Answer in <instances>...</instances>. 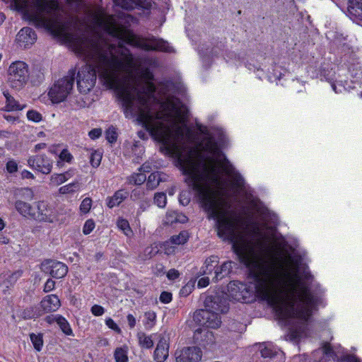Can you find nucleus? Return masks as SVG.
I'll return each instance as SVG.
<instances>
[{"instance_id": "1", "label": "nucleus", "mask_w": 362, "mask_h": 362, "mask_svg": "<svg viewBox=\"0 0 362 362\" xmlns=\"http://www.w3.org/2000/svg\"><path fill=\"white\" fill-rule=\"evenodd\" d=\"M182 173L208 217L215 221L218 236L232 244L248 269L251 288L231 281L229 297L245 303L257 297L276 317L285 316V308L301 299L305 286L276 232L277 215L253 197L243 177L221 150H207Z\"/></svg>"}, {"instance_id": "2", "label": "nucleus", "mask_w": 362, "mask_h": 362, "mask_svg": "<svg viewBox=\"0 0 362 362\" xmlns=\"http://www.w3.org/2000/svg\"><path fill=\"white\" fill-rule=\"evenodd\" d=\"M99 23L108 35L122 42L113 44L98 33L73 42L74 52L90 63L78 71L76 82L81 93H87L94 87L98 74L102 83L117 93L125 117L136 119L160 144V151L174 158L182 172L206 153L207 143L214 147L223 144L224 138L219 132L204 129L198 134L192 131L187 125V107L167 93L165 88L161 86L157 91L153 74L141 64L156 66V59H135L122 45L125 42L147 51L173 52L167 41L136 35L112 15L101 16Z\"/></svg>"}, {"instance_id": "3", "label": "nucleus", "mask_w": 362, "mask_h": 362, "mask_svg": "<svg viewBox=\"0 0 362 362\" xmlns=\"http://www.w3.org/2000/svg\"><path fill=\"white\" fill-rule=\"evenodd\" d=\"M286 257H290L293 260L296 266L298 276L304 282L305 288L302 299L293 300V303L289 305V309L285 308V316H278L279 320L285 324L298 323L296 327H291L289 330L288 337L290 340L297 341L307 336L306 326L305 322L312 315L314 310L318 305L323 304L324 289L314 280L309 270L305 269L303 272L300 270V259L294 253L287 251Z\"/></svg>"}, {"instance_id": "4", "label": "nucleus", "mask_w": 362, "mask_h": 362, "mask_svg": "<svg viewBox=\"0 0 362 362\" xmlns=\"http://www.w3.org/2000/svg\"><path fill=\"white\" fill-rule=\"evenodd\" d=\"M66 3L80 9L84 0H66ZM18 11L36 27L45 28L52 35L69 38L65 24L61 19L58 0H13Z\"/></svg>"}, {"instance_id": "5", "label": "nucleus", "mask_w": 362, "mask_h": 362, "mask_svg": "<svg viewBox=\"0 0 362 362\" xmlns=\"http://www.w3.org/2000/svg\"><path fill=\"white\" fill-rule=\"evenodd\" d=\"M204 305L206 309L197 310L194 313L193 320L202 327L212 329L219 327L221 324L219 313L228 310L225 301H222L217 296H211L206 298Z\"/></svg>"}, {"instance_id": "6", "label": "nucleus", "mask_w": 362, "mask_h": 362, "mask_svg": "<svg viewBox=\"0 0 362 362\" xmlns=\"http://www.w3.org/2000/svg\"><path fill=\"white\" fill-rule=\"evenodd\" d=\"M30 78L28 65L23 61L12 62L7 69V83L10 88L20 90L25 86Z\"/></svg>"}, {"instance_id": "7", "label": "nucleus", "mask_w": 362, "mask_h": 362, "mask_svg": "<svg viewBox=\"0 0 362 362\" xmlns=\"http://www.w3.org/2000/svg\"><path fill=\"white\" fill-rule=\"evenodd\" d=\"M74 75V71H69L67 76L57 81L50 88L48 95L52 103H60L66 99L73 88Z\"/></svg>"}, {"instance_id": "8", "label": "nucleus", "mask_w": 362, "mask_h": 362, "mask_svg": "<svg viewBox=\"0 0 362 362\" xmlns=\"http://www.w3.org/2000/svg\"><path fill=\"white\" fill-rule=\"evenodd\" d=\"M52 160L45 155L30 156L28 159V165L32 169L42 174L48 175L52 169Z\"/></svg>"}, {"instance_id": "9", "label": "nucleus", "mask_w": 362, "mask_h": 362, "mask_svg": "<svg viewBox=\"0 0 362 362\" xmlns=\"http://www.w3.org/2000/svg\"><path fill=\"white\" fill-rule=\"evenodd\" d=\"M41 269L42 272L49 274L56 279L63 278L68 272V267L65 264L53 260L44 262Z\"/></svg>"}, {"instance_id": "10", "label": "nucleus", "mask_w": 362, "mask_h": 362, "mask_svg": "<svg viewBox=\"0 0 362 362\" xmlns=\"http://www.w3.org/2000/svg\"><path fill=\"white\" fill-rule=\"evenodd\" d=\"M177 362H199L202 356V352L198 347H187L176 354Z\"/></svg>"}, {"instance_id": "11", "label": "nucleus", "mask_w": 362, "mask_h": 362, "mask_svg": "<svg viewBox=\"0 0 362 362\" xmlns=\"http://www.w3.org/2000/svg\"><path fill=\"white\" fill-rule=\"evenodd\" d=\"M338 351H333L330 349V345L327 343L313 353V362H335V358L338 357Z\"/></svg>"}, {"instance_id": "12", "label": "nucleus", "mask_w": 362, "mask_h": 362, "mask_svg": "<svg viewBox=\"0 0 362 362\" xmlns=\"http://www.w3.org/2000/svg\"><path fill=\"white\" fill-rule=\"evenodd\" d=\"M37 40L35 31L28 27L23 28L16 35V42L19 47L28 48L33 45Z\"/></svg>"}, {"instance_id": "13", "label": "nucleus", "mask_w": 362, "mask_h": 362, "mask_svg": "<svg viewBox=\"0 0 362 362\" xmlns=\"http://www.w3.org/2000/svg\"><path fill=\"white\" fill-rule=\"evenodd\" d=\"M36 209H35V216L33 218L39 221L53 222L54 219V214L53 209L49 204L43 201L36 203Z\"/></svg>"}, {"instance_id": "14", "label": "nucleus", "mask_w": 362, "mask_h": 362, "mask_svg": "<svg viewBox=\"0 0 362 362\" xmlns=\"http://www.w3.org/2000/svg\"><path fill=\"white\" fill-rule=\"evenodd\" d=\"M61 306V301L59 297L54 294L47 295L40 303L39 308L42 311V315L45 313H52L57 311Z\"/></svg>"}, {"instance_id": "15", "label": "nucleus", "mask_w": 362, "mask_h": 362, "mask_svg": "<svg viewBox=\"0 0 362 362\" xmlns=\"http://www.w3.org/2000/svg\"><path fill=\"white\" fill-rule=\"evenodd\" d=\"M347 12L354 21L362 22V0H349Z\"/></svg>"}, {"instance_id": "16", "label": "nucleus", "mask_w": 362, "mask_h": 362, "mask_svg": "<svg viewBox=\"0 0 362 362\" xmlns=\"http://www.w3.org/2000/svg\"><path fill=\"white\" fill-rule=\"evenodd\" d=\"M194 339L204 346L212 345L215 342V338L212 332L209 331L206 328H198L195 329Z\"/></svg>"}, {"instance_id": "17", "label": "nucleus", "mask_w": 362, "mask_h": 362, "mask_svg": "<svg viewBox=\"0 0 362 362\" xmlns=\"http://www.w3.org/2000/svg\"><path fill=\"white\" fill-rule=\"evenodd\" d=\"M74 175L75 170L72 168L62 173H54L50 177L49 185L57 187L71 179Z\"/></svg>"}, {"instance_id": "18", "label": "nucleus", "mask_w": 362, "mask_h": 362, "mask_svg": "<svg viewBox=\"0 0 362 362\" xmlns=\"http://www.w3.org/2000/svg\"><path fill=\"white\" fill-rule=\"evenodd\" d=\"M168 356V344L167 340L162 338L158 341L154 351V358L157 362H163Z\"/></svg>"}, {"instance_id": "19", "label": "nucleus", "mask_w": 362, "mask_h": 362, "mask_svg": "<svg viewBox=\"0 0 362 362\" xmlns=\"http://www.w3.org/2000/svg\"><path fill=\"white\" fill-rule=\"evenodd\" d=\"M257 351L263 358H272L277 354L279 349L271 342L255 344Z\"/></svg>"}, {"instance_id": "20", "label": "nucleus", "mask_w": 362, "mask_h": 362, "mask_svg": "<svg viewBox=\"0 0 362 362\" xmlns=\"http://www.w3.org/2000/svg\"><path fill=\"white\" fill-rule=\"evenodd\" d=\"M14 205L16 211L23 216L33 218L35 216V209L29 203L17 200Z\"/></svg>"}, {"instance_id": "21", "label": "nucleus", "mask_w": 362, "mask_h": 362, "mask_svg": "<svg viewBox=\"0 0 362 362\" xmlns=\"http://www.w3.org/2000/svg\"><path fill=\"white\" fill-rule=\"evenodd\" d=\"M128 192L124 189H119L112 197L107 198V205L112 209L119 205L127 197Z\"/></svg>"}, {"instance_id": "22", "label": "nucleus", "mask_w": 362, "mask_h": 362, "mask_svg": "<svg viewBox=\"0 0 362 362\" xmlns=\"http://www.w3.org/2000/svg\"><path fill=\"white\" fill-rule=\"evenodd\" d=\"M187 221V217L183 214L179 213L177 211H168L166 213L165 217L163 220L165 224H173L174 223H185Z\"/></svg>"}, {"instance_id": "23", "label": "nucleus", "mask_w": 362, "mask_h": 362, "mask_svg": "<svg viewBox=\"0 0 362 362\" xmlns=\"http://www.w3.org/2000/svg\"><path fill=\"white\" fill-rule=\"evenodd\" d=\"M218 263V257L217 256H211L206 259L203 266L201 268L202 274H211L215 269Z\"/></svg>"}, {"instance_id": "24", "label": "nucleus", "mask_w": 362, "mask_h": 362, "mask_svg": "<svg viewBox=\"0 0 362 362\" xmlns=\"http://www.w3.org/2000/svg\"><path fill=\"white\" fill-rule=\"evenodd\" d=\"M233 264L234 263L232 261H226L220 267L217 266L215 269L216 281H218L219 279L228 276L232 271Z\"/></svg>"}, {"instance_id": "25", "label": "nucleus", "mask_w": 362, "mask_h": 362, "mask_svg": "<svg viewBox=\"0 0 362 362\" xmlns=\"http://www.w3.org/2000/svg\"><path fill=\"white\" fill-rule=\"evenodd\" d=\"M4 95L6 98V106L5 110L6 111H16V110H21L25 108V105H21L16 101L13 97H12L8 91L4 92Z\"/></svg>"}, {"instance_id": "26", "label": "nucleus", "mask_w": 362, "mask_h": 362, "mask_svg": "<svg viewBox=\"0 0 362 362\" xmlns=\"http://www.w3.org/2000/svg\"><path fill=\"white\" fill-rule=\"evenodd\" d=\"M42 315V311L37 306H30L24 309L21 317L25 320L35 319Z\"/></svg>"}, {"instance_id": "27", "label": "nucleus", "mask_w": 362, "mask_h": 362, "mask_svg": "<svg viewBox=\"0 0 362 362\" xmlns=\"http://www.w3.org/2000/svg\"><path fill=\"white\" fill-rule=\"evenodd\" d=\"M23 272L21 270H16L13 272H8L4 274L1 279H4V284L6 288L14 284L17 280L22 276Z\"/></svg>"}, {"instance_id": "28", "label": "nucleus", "mask_w": 362, "mask_h": 362, "mask_svg": "<svg viewBox=\"0 0 362 362\" xmlns=\"http://www.w3.org/2000/svg\"><path fill=\"white\" fill-rule=\"evenodd\" d=\"M116 223L117 228L121 231H122L125 236H127V238H131L132 236L133 231L130 227L129 221L127 219L119 217L117 219Z\"/></svg>"}, {"instance_id": "29", "label": "nucleus", "mask_w": 362, "mask_h": 362, "mask_svg": "<svg viewBox=\"0 0 362 362\" xmlns=\"http://www.w3.org/2000/svg\"><path fill=\"white\" fill-rule=\"evenodd\" d=\"M128 351L129 349L126 345L117 348L114 353L116 362H128Z\"/></svg>"}, {"instance_id": "30", "label": "nucleus", "mask_w": 362, "mask_h": 362, "mask_svg": "<svg viewBox=\"0 0 362 362\" xmlns=\"http://www.w3.org/2000/svg\"><path fill=\"white\" fill-rule=\"evenodd\" d=\"M330 349L333 351H336L337 353L338 351H339L338 353V357L335 358V360L337 359L338 362H361L359 361V359L356 356H355L354 355H344V356H342L343 351H342V349H341V346L336 347L335 349H334L333 348H332L330 346Z\"/></svg>"}, {"instance_id": "31", "label": "nucleus", "mask_w": 362, "mask_h": 362, "mask_svg": "<svg viewBox=\"0 0 362 362\" xmlns=\"http://www.w3.org/2000/svg\"><path fill=\"white\" fill-rule=\"evenodd\" d=\"M57 324L65 335L74 336V332L71 325L65 317L62 315H58Z\"/></svg>"}, {"instance_id": "32", "label": "nucleus", "mask_w": 362, "mask_h": 362, "mask_svg": "<svg viewBox=\"0 0 362 362\" xmlns=\"http://www.w3.org/2000/svg\"><path fill=\"white\" fill-rule=\"evenodd\" d=\"M139 344L142 348L151 349L153 346V341L151 336H148L143 332H139L137 334Z\"/></svg>"}, {"instance_id": "33", "label": "nucleus", "mask_w": 362, "mask_h": 362, "mask_svg": "<svg viewBox=\"0 0 362 362\" xmlns=\"http://www.w3.org/2000/svg\"><path fill=\"white\" fill-rule=\"evenodd\" d=\"M189 234L187 231H181L178 235H173L169 240L173 244L177 245H183L188 240Z\"/></svg>"}, {"instance_id": "34", "label": "nucleus", "mask_w": 362, "mask_h": 362, "mask_svg": "<svg viewBox=\"0 0 362 362\" xmlns=\"http://www.w3.org/2000/svg\"><path fill=\"white\" fill-rule=\"evenodd\" d=\"M350 75L352 78V83H361L362 82V67L358 65H354L349 70Z\"/></svg>"}, {"instance_id": "35", "label": "nucleus", "mask_w": 362, "mask_h": 362, "mask_svg": "<svg viewBox=\"0 0 362 362\" xmlns=\"http://www.w3.org/2000/svg\"><path fill=\"white\" fill-rule=\"evenodd\" d=\"M79 185L78 181H74L59 187V192L62 194L74 193L79 189Z\"/></svg>"}, {"instance_id": "36", "label": "nucleus", "mask_w": 362, "mask_h": 362, "mask_svg": "<svg viewBox=\"0 0 362 362\" xmlns=\"http://www.w3.org/2000/svg\"><path fill=\"white\" fill-rule=\"evenodd\" d=\"M132 156L138 162L144 153V148L139 141H135L131 147Z\"/></svg>"}, {"instance_id": "37", "label": "nucleus", "mask_w": 362, "mask_h": 362, "mask_svg": "<svg viewBox=\"0 0 362 362\" xmlns=\"http://www.w3.org/2000/svg\"><path fill=\"white\" fill-rule=\"evenodd\" d=\"M103 158V152L100 150H91L90 163L92 167L98 168Z\"/></svg>"}, {"instance_id": "38", "label": "nucleus", "mask_w": 362, "mask_h": 362, "mask_svg": "<svg viewBox=\"0 0 362 362\" xmlns=\"http://www.w3.org/2000/svg\"><path fill=\"white\" fill-rule=\"evenodd\" d=\"M144 325L146 327V329H151L156 322V313L153 311H148L144 313Z\"/></svg>"}, {"instance_id": "39", "label": "nucleus", "mask_w": 362, "mask_h": 362, "mask_svg": "<svg viewBox=\"0 0 362 362\" xmlns=\"http://www.w3.org/2000/svg\"><path fill=\"white\" fill-rule=\"evenodd\" d=\"M30 341L35 348L37 351H41L43 346V339L42 334H34L32 333L30 334Z\"/></svg>"}, {"instance_id": "40", "label": "nucleus", "mask_w": 362, "mask_h": 362, "mask_svg": "<svg viewBox=\"0 0 362 362\" xmlns=\"http://www.w3.org/2000/svg\"><path fill=\"white\" fill-rule=\"evenodd\" d=\"M160 181V177L158 173H153L148 177L146 186L149 189H153L158 185Z\"/></svg>"}, {"instance_id": "41", "label": "nucleus", "mask_w": 362, "mask_h": 362, "mask_svg": "<svg viewBox=\"0 0 362 362\" xmlns=\"http://www.w3.org/2000/svg\"><path fill=\"white\" fill-rule=\"evenodd\" d=\"M59 158V160L57 161V165L62 166L61 162H66L69 163H71L73 160V156L66 148H64L60 152Z\"/></svg>"}, {"instance_id": "42", "label": "nucleus", "mask_w": 362, "mask_h": 362, "mask_svg": "<svg viewBox=\"0 0 362 362\" xmlns=\"http://www.w3.org/2000/svg\"><path fill=\"white\" fill-rule=\"evenodd\" d=\"M146 180V176L142 173L133 174L129 179V183L134 185H141Z\"/></svg>"}, {"instance_id": "43", "label": "nucleus", "mask_w": 362, "mask_h": 362, "mask_svg": "<svg viewBox=\"0 0 362 362\" xmlns=\"http://www.w3.org/2000/svg\"><path fill=\"white\" fill-rule=\"evenodd\" d=\"M167 202V198L165 193L158 192L154 196V203L160 208H163Z\"/></svg>"}, {"instance_id": "44", "label": "nucleus", "mask_w": 362, "mask_h": 362, "mask_svg": "<svg viewBox=\"0 0 362 362\" xmlns=\"http://www.w3.org/2000/svg\"><path fill=\"white\" fill-rule=\"evenodd\" d=\"M106 139L110 143H114L117 139V129L114 127H110L105 132Z\"/></svg>"}, {"instance_id": "45", "label": "nucleus", "mask_w": 362, "mask_h": 362, "mask_svg": "<svg viewBox=\"0 0 362 362\" xmlns=\"http://www.w3.org/2000/svg\"><path fill=\"white\" fill-rule=\"evenodd\" d=\"M342 83H343L342 81H337V83H332L331 84L333 90L336 93H341L343 90H348L349 88H352L350 86H347L346 81H345L346 84H343ZM353 88H355V87L354 86Z\"/></svg>"}, {"instance_id": "46", "label": "nucleus", "mask_w": 362, "mask_h": 362, "mask_svg": "<svg viewBox=\"0 0 362 362\" xmlns=\"http://www.w3.org/2000/svg\"><path fill=\"white\" fill-rule=\"evenodd\" d=\"M191 200V192L188 190H183L179 196V202L182 206H187Z\"/></svg>"}, {"instance_id": "47", "label": "nucleus", "mask_w": 362, "mask_h": 362, "mask_svg": "<svg viewBox=\"0 0 362 362\" xmlns=\"http://www.w3.org/2000/svg\"><path fill=\"white\" fill-rule=\"evenodd\" d=\"M27 118L30 121L40 122L42 120V115L39 112L35 110H31L28 111Z\"/></svg>"}, {"instance_id": "48", "label": "nucleus", "mask_w": 362, "mask_h": 362, "mask_svg": "<svg viewBox=\"0 0 362 362\" xmlns=\"http://www.w3.org/2000/svg\"><path fill=\"white\" fill-rule=\"evenodd\" d=\"M114 4L125 10H131L134 8V3L132 0H113Z\"/></svg>"}, {"instance_id": "49", "label": "nucleus", "mask_w": 362, "mask_h": 362, "mask_svg": "<svg viewBox=\"0 0 362 362\" xmlns=\"http://www.w3.org/2000/svg\"><path fill=\"white\" fill-rule=\"evenodd\" d=\"M6 172L9 174H13L18 170V164L17 161L13 159L8 160L6 163Z\"/></svg>"}, {"instance_id": "50", "label": "nucleus", "mask_w": 362, "mask_h": 362, "mask_svg": "<svg viewBox=\"0 0 362 362\" xmlns=\"http://www.w3.org/2000/svg\"><path fill=\"white\" fill-rule=\"evenodd\" d=\"M162 248L166 255H170L175 252L177 247L168 240L163 244Z\"/></svg>"}, {"instance_id": "51", "label": "nucleus", "mask_w": 362, "mask_h": 362, "mask_svg": "<svg viewBox=\"0 0 362 362\" xmlns=\"http://www.w3.org/2000/svg\"><path fill=\"white\" fill-rule=\"evenodd\" d=\"M92 206V200L89 197L85 198L81 205H80V211L82 214H87L89 212Z\"/></svg>"}, {"instance_id": "52", "label": "nucleus", "mask_w": 362, "mask_h": 362, "mask_svg": "<svg viewBox=\"0 0 362 362\" xmlns=\"http://www.w3.org/2000/svg\"><path fill=\"white\" fill-rule=\"evenodd\" d=\"M21 195L23 198L28 201L33 200L34 197V192L32 189L28 187L22 188L20 190Z\"/></svg>"}, {"instance_id": "53", "label": "nucleus", "mask_w": 362, "mask_h": 362, "mask_svg": "<svg viewBox=\"0 0 362 362\" xmlns=\"http://www.w3.org/2000/svg\"><path fill=\"white\" fill-rule=\"evenodd\" d=\"M95 222L92 219L87 220L84 223V226L83 228V233L85 235L90 234L95 228Z\"/></svg>"}, {"instance_id": "54", "label": "nucleus", "mask_w": 362, "mask_h": 362, "mask_svg": "<svg viewBox=\"0 0 362 362\" xmlns=\"http://www.w3.org/2000/svg\"><path fill=\"white\" fill-rule=\"evenodd\" d=\"M281 76V73L279 71H276V69H273V73L269 72L267 76L270 82H277V81L280 80Z\"/></svg>"}, {"instance_id": "55", "label": "nucleus", "mask_w": 362, "mask_h": 362, "mask_svg": "<svg viewBox=\"0 0 362 362\" xmlns=\"http://www.w3.org/2000/svg\"><path fill=\"white\" fill-rule=\"evenodd\" d=\"M106 325L111 329L115 331L117 333L121 332V329L119 327L115 322V321L111 318H107L105 320Z\"/></svg>"}, {"instance_id": "56", "label": "nucleus", "mask_w": 362, "mask_h": 362, "mask_svg": "<svg viewBox=\"0 0 362 362\" xmlns=\"http://www.w3.org/2000/svg\"><path fill=\"white\" fill-rule=\"evenodd\" d=\"M91 313L95 316H101L104 314L105 309L99 305H94L91 308Z\"/></svg>"}, {"instance_id": "57", "label": "nucleus", "mask_w": 362, "mask_h": 362, "mask_svg": "<svg viewBox=\"0 0 362 362\" xmlns=\"http://www.w3.org/2000/svg\"><path fill=\"white\" fill-rule=\"evenodd\" d=\"M160 300L163 303H168L172 300V294L169 292L163 291L160 296Z\"/></svg>"}, {"instance_id": "58", "label": "nucleus", "mask_w": 362, "mask_h": 362, "mask_svg": "<svg viewBox=\"0 0 362 362\" xmlns=\"http://www.w3.org/2000/svg\"><path fill=\"white\" fill-rule=\"evenodd\" d=\"M223 45H221L220 46L214 47L211 51V54L212 56L219 57L223 55Z\"/></svg>"}, {"instance_id": "59", "label": "nucleus", "mask_w": 362, "mask_h": 362, "mask_svg": "<svg viewBox=\"0 0 362 362\" xmlns=\"http://www.w3.org/2000/svg\"><path fill=\"white\" fill-rule=\"evenodd\" d=\"M102 134V129L100 128H95L90 130L88 133V136L92 139H98Z\"/></svg>"}, {"instance_id": "60", "label": "nucleus", "mask_w": 362, "mask_h": 362, "mask_svg": "<svg viewBox=\"0 0 362 362\" xmlns=\"http://www.w3.org/2000/svg\"><path fill=\"white\" fill-rule=\"evenodd\" d=\"M166 275L169 280H175L180 276V272L175 269H171L167 272Z\"/></svg>"}, {"instance_id": "61", "label": "nucleus", "mask_w": 362, "mask_h": 362, "mask_svg": "<svg viewBox=\"0 0 362 362\" xmlns=\"http://www.w3.org/2000/svg\"><path fill=\"white\" fill-rule=\"evenodd\" d=\"M54 286H55V281H53L52 279H49L45 284L44 291L46 293L49 292L54 288Z\"/></svg>"}, {"instance_id": "62", "label": "nucleus", "mask_w": 362, "mask_h": 362, "mask_svg": "<svg viewBox=\"0 0 362 362\" xmlns=\"http://www.w3.org/2000/svg\"><path fill=\"white\" fill-rule=\"evenodd\" d=\"M209 284V277H202L199 279L197 282V286L199 288H205Z\"/></svg>"}, {"instance_id": "63", "label": "nucleus", "mask_w": 362, "mask_h": 362, "mask_svg": "<svg viewBox=\"0 0 362 362\" xmlns=\"http://www.w3.org/2000/svg\"><path fill=\"white\" fill-rule=\"evenodd\" d=\"M127 322L129 325V327L132 329L135 327L136 320V318L134 317L132 314H128L127 316Z\"/></svg>"}, {"instance_id": "64", "label": "nucleus", "mask_w": 362, "mask_h": 362, "mask_svg": "<svg viewBox=\"0 0 362 362\" xmlns=\"http://www.w3.org/2000/svg\"><path fill=\"white\" fill-rule=\"evenodd\" d=\"M21 177L23 179H34L35 178L34 175L31 172H30L27 170H23L21 172Z\"/></svg>"}]
</instances>
